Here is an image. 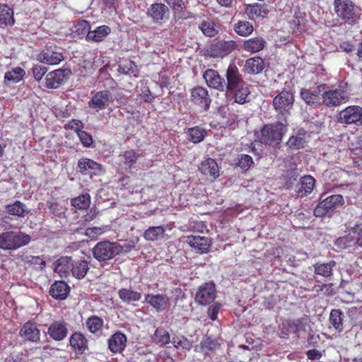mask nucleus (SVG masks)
Segmentation results:
<instances>
[{
    "mask_svg": "<svg viewBox=\"0 0 362 362\" xmlns=\"http://www.w3.org/2000/svg\"><path fill=\"white\" fill-rule=\"evenodd\" d=\"M71 275L77 279H83L90 269L89 262L83 258H72Z\"/></svg>",
    "mask_w": 362,
    "mask_h": 362,
    "instance_id": "30",
    "label": "nucleus"
},
{
    "mask_svg": "<svg viewBox=\"0 0 362 362\" xmlns=\"http://www.w3.org/2000/svg\"><path fill=\"white\" fill-rule=\"evenodd\" d=\"M70 74V70L61 69L49 72L45 78V86L48 88H57L68 79Z\"/></svg>",
    "mask_w": 362,
    "mask_h": 362,
    "instance_id": "17",
    "label": "nucleus"
},
{
    "mask_svg": "<svg viewBox=\"0 0 362 362\" xmlns=\"http://www.w3.org/2000/svg\"><path fill=\"white\" fill-rule=\"evenodd\" d=\"M145 302L156 309L157 312H162L170 305V298L165 294H146Z\"/></svg>",
    "mask_w": 362,
    "mask_h": 362,
    "instance_id": "24",
    "label": "nucleus"
},
{
    "mask_svg": "<svg viewBox=\"0 0 362 362\" xmlns=\"http://www.w3.org/2000/svg\"><path fill=\"white\" fill-rule=\"evenodd\" d=\"M110 33L111 28L109 26L100 25L97 27L95 30H90L87 33L86 40L95 42H102Z\"/></svg>",
    "mask_w": 362,
    "mask_h": 362,
    "instance_id": "38",
    "label": "nucleus"
},
{
    "mask_svg": "<svg viewBox=\"0 0 362 362\" xmlns=\"http://www.w3.org/2000/svg\"><path fill=\"white\" fill-rule=\"evenodd\" d=\"M78 136L84 147H90L93 143L92 136L85 131H81L78 133Z\"/></svg>",
    "mask_w": 362,
    "mask_h": 362,
    "instance_id": "59",
    "label": "nucleus"
},
{
    "mask_svg": "<svg viewBox=\"0 0 362 362\" xmlns=\"http://www.w3.org/2000/svg\"><path fill=\"white\" fill-rule=\"evenodd\" d=\"M25 74V71L21 67L13 69L11 71H7L4 75L6 82L18 83L21 81Z\"/></svg>",
    "mask_w": 362,
    "mask_h": 362,
    "instance_id": "54",
    "label": "nucleus"
},
{
    "mask_svg": "<svg viewBox=\"0 0 362 362\" xmlns=\"http://www.w3.org/2000/svg\"><path fill=\"white\" fill-rule=\"evenodd\" d=\"M190 100L194 105L201 107L204 111L209 110L211 103V98L208 90L199 86H195L191 90Z\"/></svg>",
    "mask_w": 362,
    "mask_h": 362,
    "instance_id": "11",
    "label": "nucleus"
},
{
    "mask_svg": "<svg viewBox=\"0 0 362 362\" xmlns=\"http://www.w3.org/2000/svg\"><path fill=\"white\" fill-rule=\"evenodd\" d=\"M153 342L160 346H164L170 342L169 332L163 327H158L151 336Z\"/></svg>",
    "mask_w": 362,
    "mask_h": 362,
    "instance_id": "48",
    "label": "nucleus"
},
{
    "mask_svg": "<svg viewBox=\"0 0 362 362\" xmlns=\"http://www.w3.org/2000/svg\"><path fill=\"white\" fill-rule=\"evenodd\" d=\"M219 347L220 344L216 339L206 336L202 339L199 345L195 346L194 351L204 353V354H209L215 352Z\"/></svg>",
    "mask_w": 362,
    "mask_h": 362,
    "instance_id": "33",
    "label": "nucleus"
},
{
    "mask_svg": "<svg viewBox=\"0 0 362 362\" xmlns=\"http://www.w3.org/2000/svg\"><path fill=\"white\" fill-rule=\"evenodd\" d=\"M236 47L237 43L233 40H221L212 43L207 49V52L213 58L223 57L231 53Z\"/></svg>",
    "mask_w": 362,
    "mask_h": 362,
    "instance_id": "14",
    "label": "nucleus"
},
{
    "mask_svg": "<svg viewBox=\"0 0 362 362\" xmlns=\"http://www.w3.org/2000/svg\"><path fill=\"white\" fill-rule=\"evenodd\" d=\"M203 78L209 87L219 91L225 90V79L217 71L208 69L204 72Z\"/></svg>",
    "mask_w": 362,
    "mask_h": 362,
    "instance_id": "21",
    "label": "nucleus"
},
{
    "mask_svg": "<svg viewBox=\"0 0 362 362\" xmlns=\"http://www.w3.org/2000/svg\"><path fill=\"white\" fill-rule=\"evenodd\" d=\"M269 11L266 4L253 3L245 5V13L250 20L267 17Z\"/></svg>",
    "mask_w": 362,
    "mask_h": 362,
    "instance_id": "27",
    "label": "nucleus"
},
{
    "mask_svg": "<svg viewBox=\"0 0 362 362\" xmlns=\"http://www.w3.org/2000/svg\"><path fill=\"white\" fill-rule=\"evenodd\" d=\"M254 163L252 158L247 154H240L237 158L236 165L244 171L250 169Z\"/></svg>",
    "mask_w": 362,
    "mask_h": 362,
    "instance_id": "56",
    "label": "nucleus"
},
{
    "mask_svg": "<svg viewBox=\"0 0 362 362\" xmlns=\"http://www.w3.org/2000/svg\"><path fill=\"white\" fill-rule=\"evenodd\" d=\"M308 317H302L297 319H283L278 326V335L283 339H288L291 334L298 336L300 331H305L308 325Z\"/></svg>",
    "mask_w": 362,
    "mask_h": 362,
    "instance_id": "6",
    "label": "nucleus"
},
{
    "mask_svg": "<svg viewBox=\"0 0 362 362\" xmlns=\"http://www.w3.org/2000/svg\"><path fill=\"white\" fill-rule=\"evenodd\" d=\"M127 343V336L120 331L114 333L107 340L109 350L114 354H122Z\"/></svg>",
    "mask_w": 362,
    "mask_h": 362,
    "instance_id": "20",
    "label": "nucleus"
},
{
    "mask_svg": "<svg viewBox=\"0 0 362 362\" xmlns=\"http://www.w3.org/2000/svg\"><path fill=\"white\" fill-rule=\"evenodd\" d=\"M315 185V180L311 175H305L301 177L296 186L298 196L303 197L310 194Z\"/></svg>",
    "mask_w": 362,
    "mask_h": 362,
    "instance_id": "32",
    "label": "nucleus"
},
{
    "mask_svg": "<svg viewBox=\"0 0 362 362\" xmlns=\"http://www.w3.org/2000/svg\"><path fill=\"white\" fill-rule=\"evenodd\" d=\"M23 264L28 267H33L35 269H43L46 265L45 260L42 257L23 255L21 257Z\"/></svg>",
    "mask_w": 362,
    "mask_h": 362,
    "instance_id": "42",
    "label": "nucleus"
},
{
    "mask_svg": "<svg viewBox=\"0 0 362 362\" xmlns=\"http://www.w3.org/2000/svg\"><path fill=\"white\" fill-rule=\"evenodd\" d=\"M77 168L81 175H89L90 177L101 175L105 171L101 164L88 158H80L77 163Z\"/></svg>",
    "mask_w": 362,
    "mask_h": 362,
    "instance_id": "10",
    "label": "nucleus"
},
{
    "mask_svg": "<svg viewBox=\"0 0 362 362\" xmlns=\"http://www.w3.org/2000/svg\"><path fill=\"white\" fill-rule=\"evenodd\" d=\"M168 7L162 3H154L147 9L146 14L154 22L160 23L168 18Z\"/></svg>",
    "mask_w": 362,
    "mask_h": 362,
    "instance_id": "22",
    "label": "nucleus"
},
{
    "mask_svg": "<svg viewBox=\"0 0 362 362\" xmlns=\"http://www.w3.org/2000/svg\"><path fill=\"white\" fill-rule=\"evenodd\" d=\"M319 88L322 90V105L327 107L339 106L349 100L348 83L344 81H339L334 88H331L327 83H320Z\"/></svg>",
    "mask_w": 362,
    "mask_h": 362,
    "instance_id": "1",
    "label": "nucleus"
},
{
    "mask_svg": "<svg viewBox=\"0 0 362 362\" xmlns=\"http://www.w3.org/2000/svg\"><path fill=\"white\" fill-rule=\"evenodd\" d=\"M47 71V68L42 65H35L33 67V74L35 79L40 81Z\"/></svg>",
    "mask_w": 362,
    "mask_h": 362,
    "instance_id": "61",
    "label": "nucleus"
},
{
    "mask_svg": "<svg viewBox=\"0 0 362 362\" xmlns=\"http://www.w3.org/2000/svg\"><path fill=\"white\" fill-rule=\"evenodd\" d=\"M118 71L125 74H134L137 71V66L134 62L130 60L128 62L127 65H119Z\"/></svg>",
    "mask_w": 362,
    "mask_h": 362,
    "instance_id": "60",
    "label": "nucleus"
},
{
    "mask_svg": "<svg viewBox=\"0 0 362 362\" xmlns=\"http://www.w3.org/2000/svg\"><path fill=\"white\" fill-rule=\"evenodd\" d=\"M83 127H84V124L81 121V120H78V119H71L69 124H68V127L76 132L77 134L81 131H83Z\"/></svg>",
    "mask_w": 362,
    "mask_h": 362,
    "instance_id": "63",
    "label": "nucleus"
},
{
    "mask_svg": "<svg viewBox=\"0 0 362 362\" xmlns=\"http://www.w3.org/2000/svg\"><path fill=\"white\" fill-rule=\"evenodd\" d=\"M20 336L25 341L37 343L40 339V332L37 325L31 322H25L19 332Z\"/></svg>",
    "mask_w": 362,
    "mask_h": 362,
    "instance_id": "25",
    "label": "nucleus"
},
{
    "mask_svg": "<svg viewBox=\"0 0 362 362\" xmlns=\"http://www.w3.org/2000/svg\"><path fill=\"white\" fill-rule=\"evenodd\" d=\"M343 204L344 198L341 194H333L320 201L315 208L313 214L316 217L330 216Z\"/></svg>",
    "mask_w": 362,
    "mask_h": 362,
    "instance_id": "7",
    "label": "nucleus"
},
{
    "mask_svg": "<svg viewBox=\"0 0 362 362\" xmlns=\"http://www.w3.org/2000/svg\"><path fill=\"white\" fill-rule=\"evenodd\" d=\"M31 238L21 231H5L0 233V249L15 250L28 245Z\"/></svg>",
    "mask_w": 362,
    "mask_h": 362,
    "instance_id": "3",
    "label": "nucleus"
},
{
    "mask_svg": "<svg viewBox=\"0 0 362 362\" xmlns=\"http://www.w3.org/2000/svg\"><path fill=\"white\" fill-rule=\"evenodd\" d=\"M90 22L86 20H79L74 25L73 32L78 36L84 35L90 31Z\"/></svg>",
    "mask_w": 362,
    "mask_h": 362,
    "instance_id": "55",
    "label": "nucleus"
},
{
    "mask_svg": "<svg viewBox=\"0 0 362 362\" xmlns=\"http://www.w3.org/2000/svg\"><path fill=\"white\" fill-rule=\"evenodd\" d=\"M5 209L8 214L21 218H24L30 212L25 204L20 201H16L11 204L6 205Z\"/></svg>",
    "mask_w": 362,
    "mask_h": 362,
    "instance_id": "39",
    "label": "nucleus"
},
{
    "mask_svg": "<svg viewBox=\"0 0 362 362\" xmlns=\"http://www.w3.org/2000/svg\"><path fill=\"white\" fill-rule=\"evenodd\" d=\"M186 243L194 250L200 254L209 251L210 241L209 238L199 235H189L187 237Z\"/></svg>",
    "mask_w": 362,
    "mask_h": 362,
    "instance_id": "28",
    "label": "nucleus"
},
{
    "mask_svg": "<svg viewBox=\"0 0 362 362\" xmlns=\"http://www.w3.org/2000/svg\"><path fill=\"white\" fill-rule=\"evenodd\" d=\"M69 345L77 355L84 354L88 350V340L86 335L80 332H74L69 337Z\"/></svg>",
    "mask_w": 362,
    "mask_h": 362,
    "instance_id": "16",
    "label": "nucleus"
},
{
    "mask_svg": "<svg viewBox=\"0 0 362 362\" xmlns=\"http://www.w3.org/2000/svg\"><path fill=\"white\" fill-rule=\"evenodd\" d=\"M334 10L341 18L354 22L357 18L354 4L351 0H334Z\"/></svg>",
    "mask_w": 362,
    "mask_h": 362,
    "instance_id": "12",
    "label": "nucleus"
},
{
    "mask_svg": "<svg viewBox=\"0 0 362 362\" xmlns=\"http://www.w3.org/2000/svg\"><path fill=\"white\" fill-rule=\"evenodd\" d=\"M15 23L13 11L6 4L0 5V25L12 26Z\"/></svg>",
    "mask_w": 362,
    "mask_h": 362,
    "instance_id": "43",
    "label": "nucleus"
},
{
    "mask_svg": "<svg viewBox=\"0 0 362 362\" xmlns=\"http://www.w3.org/2000/svg\"><path fill=\"white\" fill-rule=\"evenodd\" d=\"M226 93L232 94L234 101L238 104L243 105L249 102L248 96L250 94V91L247 83L240 86L231 92Z\"/></svg>",
    "mask_w": 362,
    "mask_h": 362,
    "instance_id": "40",
    "label": "nucleus"
},
{
    "mask_svg": "<svg viewBox=\"0 0 362 362\" xmlns=\"http://www.w3.org/2000/svg\"><path fill=\"white\" fill-rule=\"evenodd\" d=\"M199 170L202 174L210 175L214 178L219 175L218 164L214 159L211 158L203 160L199 167Z\"/></svg>",
    "mask_w": 362,
    "mask_h": 362,
    "instance_id": "37",
    "label": "nucleus"
},
{
    "mask_svg": "<svg viewBox=\"0 0 362 362\" xmlns=\"http://www.w3.org/2000/svg\"><path fill=\"white\" fill-rule=\"evenodd\" d=\"M172 343L175 349H181L183 351H189L193 346L192 342L182 335L173 337Z\"/></svg>",
    "mask_w": 362,
    "mask_h": 362,
    "instance_id": "50",
    "label": "nucleus"
},
{
    "mask_svg": "<svg viewBox=\"0 0 362 362\" xmlns=\"http://www.w3.org/2000/svg\"><path fill=\"white\" fill-rule=\"evenodd\" d=\"M187 134L189 141L194 144H198L204 140L207 134V132L205 129L196 126L189 128Z\"/></svg>",
    "mask_w": 362,
    "mask_h": 362,
    "instance_id": "46",
    "label": "nucleus"
},
{
    "mask_svg": "<svg viewBox=\"0 0 362 362\" xmlns=\"http://www.w3.org/2000/svg\"><path fill=\"white\" fill-rule=\"evenodd\" d=\"M112 101V95L108 90L97 92L89 101V107L97 111L107 108Z\"/></svg>",
    "mask_w": 362,
    "mask_h": 362,
    "instance_id": "19",
    "label": "nucleus"
},
{
    "mask_svg": "<svg viewBox=\"0 0 362 362\" xmlns=\"http://www.w3.org/2000/svg\"><path fill=\"white\" fill-rule=\"evenodd\" d=\"M37 59L42 63L57 65L64 59V56L62 52L46 49L38 54Z\"/></svg>",
    "mask_w": 362,
    "mask_h": 362,
    "instance_id": "31",
    "label": "nucleus"
},
{
    "mask_svg": "<svg viewBox=\"0 0 362 362\" xmlns=\"http://www.w3.org/2000/svg\"><path fill=\"white\" fill-rule=\"evenodd\" d=\"M221 307V305L220 303H216L208 308L207 314L212 321L217 319V315L220 311Z\"/></svg>",
    "mask_w": 362,
    "mask_h": 362,
    "instance_id": "62",
    "label": "nucleus"
},
{
    "mask_svg": "<svg viewBox=\"0 0 362 362\" xmlns=\"http://www.w3.org/2000/svg\"><path fill=\"white\" fill-rule=\"evenodd\" d=\"M277 122L264 124L261 129V141L266 145L277 146L280 144L286 131V123Z\"/></svg>",
    "mask_w": 362,
    "mask_h": 362,
    "instance_id": "4",
    "label": "nucleus"
},
{
    "mask_svg": "<svg viewBox=\"0 0 362 362\" xmlns=\"http://www.w3.org/2000/svg\"><path fill=\"white\" fill-rule=\"evenodd\" d=\"M295 101L294 92L291 89L283 88L279 91L272 100L276 118L287 123V117L291 114Z\"/></svg>",
    "mask_w": 362,
    "mask_h": 362,
    "instance_id": "2",
    "label": "nucleus"
},
{
    "mask_svg": "<svg viewBox=\"0 0 362 362\" xmlns=\"http://www.w3.org/2000/svg\"><path fill=\"white\" fill-rule=\"evenodd\" d=\"M68 323L64 320H54L48 327L47 334L55 341H62L68 335Z\"/></svg>",
    "mask_w": 362,
    "mask_h": 362,
    "instance_id": "15",
    "label": "nucleus"
},
{
    "mask_svg": "<svg viewBox=\"0 0 362 362\" xmlns=\"http://www.w3.org/2000/svg\"><path fill=\"white\" fill-rule=\"evenodd\" d=\"M70 292L69 286L64 281H56L49 291V295L56 300H64Z\"/></svg>",
    "mask_w": 362,
    "mask_h": 362,
    "instance_id": "29",
    "label": "nucleus"
},
{
    "mask_svg": "<svg viewBox=\"0 0 362 362\" xmlns=\"http://www.w3.org/2000/svg\"><path fill=\"white\" fill-rule=\"evenodd\" d=\"M165 228L163 226H151L144 233V238L148 241H155L163 237Z\"/></svg>",
    "mask_w": 362,
    "mask_h": 362,
    "instance_id": "47",
    "label": "nucleus"
},
{
    "mask_svg": "<svg viewBox=\"0 0 362 362\" xmlns=\"http://www.w3.org/2000/svg\"><path fill=\"white\" fill-rule=\"evenodd\" d=\"M72 257L62 256L54 262L53 268L55 273L61 278H67L71 274Z\"/></svg>",
    "mask_w": 362,
    "mask_h": 362,
    "instance_id": "23",
    "label": "nucleus"
},
{
    "mask_svg": "<svg viewBox=\"0 0 362 362\" xmlns=\"http://www.w3.org/2000/svg\"><path fill=\"white\" fill-rule=\"evenodd\" d=\"M343 317L344 313L340 309H332L329 313V322L338 332L344 329Z\"/></svg>",
    "mask_w": 362,
    "mask_h": 362,
    "instance_id": "45",
    "label": "nucleus"
},
{
    "mask_svg": "<svg viewBox=\"0 0 362 362\" xmlns=\"http://www.w3.org/2000/svg\"><path fill=\"white\" fill-rule=\"evenodd\" d=\"M361 117V108L358 106H349L339 112V119L346 124L356 123Z\"/></svg>",
    "mask_w": 362,
    "mask_h": 362,
    "instance_id": "26",
    "label": "nucleus"
},
{
    "mask_svg": "<svg viewBox=\"0 0 362 362\" xmlns=\"http://www.w3.org/2000/svg\"><path fill=\"white\" fill-rule=\"evenodd\" d=\"M141 156V154L134 149L124 151L119 156L120 158L119 165L125 168H131Z\"/></svg>",
    "mask_w": 362,
    "mask_h": 362,
    "instance_id": "35",
    "label": "nucleus"
},
{
    "mask_svg": "<svg viewBox=\"0 0 362 362\" xmlns=\"http://www.w3.org/2000/svg\"><path fill=\"white\" fill-rule=\"evenodd\" d=\"M216 297L215 284L212 282H206L198 288L195 295V301L202 305H209L215 300Z\"/></svg>",
    "mask_w": 362,
    "mask_h": 362,
    "instance_id": "13",
    "label": "nucleus"
},
{
    "mask_svg": "<svg viewBox=\"0 0 362 362\" xmlns=\"http://www.w3.org/2000/svg\"><path fill=\"white\" fill-rule=\"evenodd\" d=\"M266 41L261 36L254 37L245 40L243 48L245 51L250 53H256L262 50L265 46Z\"/></svg>",
    "mask_w": 362,
    "mask_h": 362,
    "instance_id": "36",
    "label": "nucleus"
},
{
    "mask_svg": "<svg viewBox=\"0 0 362 362\" xmlns=\"http://www.w3.org/2000/svg\"><path fill=\"white\" fill-rule=\"evenodd\" d=\"M104 321L103 318L97 315H91L86 322V326L89 332L96 334L100 332L103 327Z\"/></svg>",
    "mask_w": 362,
    "mask_h": 362,
    "instance_id": "49",
    "label": "nucleus"
},
{
    "mask_svg": "<svg viewBox=\"0 0 362 362\" xmlns=\"http://www.w3.org/2000/svg\"><path fill=\"white\" fill-rule=\"evenodd\" d=\"M245 67L248 73L257 74L264 69V62L261 57H254L246 61Z\"/></svg>",
    "mask_w": 362,
    "mask_h": 362,
    "instance_id": "44",
    "label": "nucleus"
},
{
    "mask_svg": "<svg viewBox=\"0 0 362 362\" xmlns=\"http://www.w3.org/2000/svg\"><path fill=\"white\" fill-rule=\"evenodd\" d=\"M305 143V138L303 136L297 135V136H291L288 141L286 142V145L288 147L293 150H298L304 147V144Z\"/></svg>",
    "mask_w": 362,
    "mask_h": 362,
    "instance_id": "58",
    "label": "nucleus"
},
{
    "mask_svg": "<svg viewBox=\"0 0 362 362\" xmlns=\"http://www.w3.org/2000/svg\"><path fill=\"white\" fill-rule=\"evenodd\" d=\"M362 238V226L361 224H356L354 227L349 230V233L343 237L338 238L334 245L338 250H345L356 245L361 246V240Z\"/></svg>",
    "mask_w": 362,
    "mask_h": 362,
    "instance_id": "8",
    "label": "nucleus"
},
{
    "mask_svg": "<svg viewBox=\"0 0 362 362\" xmlns=\"http://www.w3.org/2000/svg\"><path fill=\"white\" fill-rule=\"evenodd\" d=\"M203 34L207 37H214L217 34L215 24L213 21H204L199 26Z\"/></svg>",
    "mask_w": 362,
    "mask_h": 362,
    "instance_id": "57",
    "label": "nucleus"
},
{
    "mask_svg": "<svg viewBox=\"0 0 362 362\" xmlns=\"http://www.w3.org/2000/svg\"><path fill=\"white\" fill-rule=\"evenodd\" d=\"M102 233H103V230L99 227L88 228L86 230V235L90 238H95Z\"/></svg>",
    "mask_w": 362,
    "mask_h": 362,
    "instance_id": "64",
    "label": "nucleus"
},
{
    "mask_svg": "<svg viewBox=\"0 0 362 362\" xmlns=\"http://www.w3.org/2000/svg\"><path fill=\"white\" fill-rule=\"evenodd\" d=\"M46 206L54 216L60 218L66 217V208L60 203L54 200H47Z\"/></svg>",
    "mask_w": 362,
    "mask_h": 362,
    "instance_id": "51",
    "label": "nucleus"
},
{
    "mask_svg": "<svg viewBox=\"0 0 362 362\" xmlns=\"http://www.w3.org/2000/svg\"><path fill=\"white\" fill-rule=\"evenodd\" d=\"M71 204L77 209H86L90 204L89 194H82L71 199Z\"/></svg>",
    "mask_w": 362,
    "mask_h": 362,
    "instance_id": "53",
    "label": "nucleus"
},
{
    "mask_svg": "<svg viewBox=\"0 0 362 362\" xmlns=\"http://www.w3.org/2000/svg\"><path fill=\"white\" fill-rule=\"evenodd\" d=\"M233 29L238 35L243 37L250 35L254 30L252 24L246 21H238L234 25Z\"/></svg>",
    "mask_w": 362,
    "mask_h": 362,
    "instance_id": "52",
    "label": "nucleus"
},
{
    "mask_svg": "<svg viewBox=\"0 0 362 362\" xmlns=\"http://www.w3.org/2000/svg\"><path fill=\"white\" fill-rule=\"evenodd\" d=\"M225 90L231 92L246 82L235 64H230L226 71Z\"/></svg>",
    "mask_w": 362,
    "mask_h": 362,
    "instance_id": "9",
    "label": "nucleus"
},
{
    "mask_svg": "<svg viewBox=\"0 0 362 362\" xmlns=\"http://www.w3.org/2000/svg\"><path fill=\"white\" fill-rule=\"evenodd\" d=\"M118 296L122 302L132 303L139 301L141 299V293L140 292L133 291L131 288H122L118 291Z\"/></svg>",
    "mask_w": 362,
    "mask_h": 362,
    "instance_id": "41",
    "label": "nucleus"
},
{
    "mask_svg": "<svg viewBox=\"0 0 362 362\" xmlns=\"http://www.w3.org/2000/svg\"><path fill=\"white\" fill-rule=\"evenodd\" d=\"M336 262L331 260L328 262H317L313 264L314 274L325 278H329L333 275V269Z\"/></svg>",
    "mask_w": 362,
    "mask_h": 362,
    "instance_id": "34",
    "label": "nucleus"
},
{
    "mask_svg": "<svg viewBox=\"0 0 362 362\" xmlns=\"http://www.w3.org/2000/svg\"><path fill=\"white\" fill-rule=\"evenodd\" d=\"M319 85L317 86L314 90L303 88L300 91V98L308 106L317 108L322 105L321 93L322 90H319Z\"/></svg>",
    "mask_w": 362,
    "mask_h": 362,
    "instance_id": "18",
    "label": "nucleus"
},
{
    "mask_svg": "<svg viewBox=\"0 0 362 362\" xmlns=\"http://www.w3.org/2000/svg\"><path fill=\"white\" fill-rule=\"evenodd\" d=\"M123 251V247L116 242L103 240L93 248V256L99 262L112 259Z\"/></svg>",
    "mask_w": 362,
    "mask_h": 362,
    "instance_id": "5",
    "label": "nucleus"
}]
</instances>
